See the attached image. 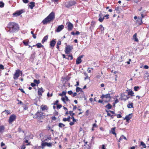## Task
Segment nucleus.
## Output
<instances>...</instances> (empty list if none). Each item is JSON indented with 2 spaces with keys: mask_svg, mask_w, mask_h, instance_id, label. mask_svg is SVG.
Listing matches in <instances>:
<instances>
[{
  "mask_svg": "<svg viewBox=\"0 0 149 149\" xmlns=\"http://www.w3.org/2000/svg\"><path fill=\"white\" fill-rule=\"evenodd\" d=\"M23 43L25 45L27 46L28 45V43L27 42H25L24 40L23 41Z\"/></svg>",
  "mask_w": 149,
  "mask_h": 149,
  "instance_id": "obj_50",
  "label": "nucleus"
},
{
  "mask_svg": "<svg viewBox=\"0 0 149 149\" xmlns=\"http://www.w3.org/2000/svg\"><path fill=\"white\" fill-rule=\"evenodd\" d=\"M64 28V26L63 25H61L60 26H59L56 29V31L57 32H59L61 31Z\"/></svg>",
  "mask_w": 149,
  "mask_h": 149,
  "instance_id": "obj_13",
  "label": "nucleus"
},
{
  "mask_svg": "<svg viewBox=\"0 0 149 149\" xmlns=\"http://www.w3.org/2000/svg\"><path fill=\"white\" fill-rule=\"evenodd\" d=\"M68 56V58H70V60H72L73 59V56L72 54L68 55L67 56Z\"/></svg>",
  "mask_w": 149,
  "mask_h": 149,
  "instance_id": "obj_47",
  "label": "nucleus"
},
{
  "mask_svg": "<svg viewBox=\"0 0 149 149\" xmlns=\"http://www.w3.org/2000/svg\"><path fill=\"white\" fill-rule=\"evenodd\" d=\"M65 125L62 123H60L58 124V126L60 128H61L63 127H64Z\"/></svg>",
  "mask_w": 149,
  "mask_h": 149,
  "instance_id": "obj_36",
  "label": "nucleus"
},
{
  "mask_svg": "<svg viewBox=\"0 0 149 149\" xmlns=\"http://www.w3.org/2000/svg\"><path fill=\"white\" fill-rule=\"evenodd\" d=\"M84 74L85 76H86V77L85 78V80H86V79H88L89 77L88 75V74L86 73V72H84Z\"/></svg>",
  "mask_w": 149,
  "mask_h": 149,
  "instance_id": "obj_38",
  "label": "nucleus"
},
{
  "mask_svg": "<svg viewBox=\"0 0 149 149\" xmlns=\"http://www.w3.org/2000/svg\"><path fill=\"white\" fill-rule=\"evenodd\" d=\"M31 85L33 87L36 86V84L33 83H31Z\"/></svg>",
  "mask_w": 149,
  "mask_h": 149,
  "instance_id": "obj_52",
  "label": "nucleus"
},
{
  "mask_svg": "<svg viewBox=\"0 0 149 149\" xmlns=\"http://www.w3.org/2000/svg\"><path fill=\"white\" fill-rule=\"evenodd\" d=\"M104 98H109V99L111 98L110 95L109 93H108L106 95L102 94L100 98L103 99Z\"/></svg>",
  "mask_w": 149,
  "mask_h": 149,
  "instance_id": "obj_14",
  "label": "nucleus"
},
{
  "mask_svg": "<svg viewBox=\"0 0 149 149\" xmlns=\"http://www.w3.org/2000/svg\"><path fill=\"white\" fill-rule=\"evenodd\" d=\"M105 107L107 108L108 109H111L112 107V106L111 105V104H109L108 103L107 105H106Z\"/></svg>",
  "mask_w": 149,
  "mask_h": 149,
  "instance_id": "obj_31",
  "label": "nucleus"
},
{
  "mask_svg": "<svg viewBox=\"0 0 149 149\" xmlns=\"http://www.w3.org/2000/svg\"><path fill=\"white\" fill-rule=\"evenodd\" d=\"M52 120L55 121L56 119V118L55 117V116L52 117Z\"/></svg>",
  "mask_w": 149,
  "mask_h": 149,
  "instance_id": "obj_61",
  "label": "nucleus"
},
{
  "mask_svg": "<svg viewBox=\"0 0 149 149\" xmlns=\"http://www.w3.org/2000/svg\"><path fill=\"white\" fill-rule=\"evenodd\" d=\"M62 56H63V58L67 59L68 60L69 59V58H68V56L67 57H66L65 55V54H63Z\"/></svg>",
  "mask_w": 149,
  "mask_h": 149,
  "instance_id": "obj_60",
  "label": "nucleus"
},
{
  "mask_svg": "<svg viewBox=\"0 0 149 149\" xmlns=\"http://www.w3.org/2000/svg\"><path fill=\"white\" fill-rule=\"evenodd\" d=\"M31 33L32 35L33 38L34 39H36V35L33 33V31H31Z\"/></svg>",
  "mask_w": 149,
  "mask_h": 149,
  "instance_id": "obj_39",
  "label": "nucleus"
},
{
  "mask_svg": "<svg viewBox=\"0 0 149 149\" xmlns=\"http://www.w3.org/2000/svg\"><path fill=\"white\" fill-rule=\"evenodd\" d=\"M20 71L19 70H16L13 76V79L15 80L17 79L20 75Z\"/></svg>",
  "mask_w": 149,
  "mask_h": 149,
  "instance_id": "obj_7",
  "label": "nucleus"
},
{
  "mask_svg": "<svg viewBox=\"0 0 149 149\" xmlns=\"http://www.w3.org/2000/svg\"><path fill=\"white\" fill-rule=\"evenodd\" d=\"M16 118V116L14 114L11 115L9 119L8 123L10 124H11L13 121L15 120Z\"/></svg>",
  "mask_w": 149,
  "mask_h": 149,
  "instance_id": "obj_6",
  "label": "nucleus"
},
{
  "mask_svg": "<svg viewBox=\"0 0 149 149\" xmlns=\"http://www.w3.org/2000/svg\"><path fill=\"white\" fill-rule=\"evenodd\" d=\"M5 29L7 32L13 33L18 31L19 27L18 24L15 22H10L5 28Z\"/></svg>",
  "mask_w": 149,
  "mask_h": 149,
  "instance_id": "obj_1",
  "label": "nucleus"
},
{
  "mask_svg": "<svg viewBox=\"0 0 149 149\" xmlns=\"http://www.w3.org/2000/svg\"><path fill=\"white\" fill-rule=\"evenodd\" d=\"M117 116V117L118 118H120L122 117L121 116L120 114H115V115H114V116Z\"/></svg>",
  "mask_w": 149,
  "mask_h": 149,
  "instance_id": "obj_48",
  "label": "nucleus"
},
{
  "mask_svg": "<svg viewBox=\"0 0 149 149\" xmlns=\"http://www.w3.org/2000/svg\"><path fill=\"white\" fill-rule=\"evenodd\" d=\"M132 117V113L126 116L124 118V119L126 120L127 121H128Z\"/></svg>",
  "mask_w": 149,
  "mask_h": 149,
  "instance_id": "obj_17",
  "label": "nucleus"
},
{
  "mask_svg": "<svg viewBox=\"0 0 149 149\" xmlns=\"http://www.w3.org/2000/svg\"><path fill=\"white\" fill-rule=\"evenodd\" d=\"M18 131L19 132H22L23 133H24V131L22 130L21 129V128H20V127H19V128H18Z\"/></svg>",
  "mask_w": 149,
  "mask_h": 149,
  "instance_id": "obj_41",
  "label": "nucleus"
},
{
  "mask_svg": "<svg viewBox=\"0 0 149 149\" xmlns=\"http://www.w3.org/2000/svg\"><path fill=\"white\" fill-rule=\"evenodd\" d=\"M75 122H74L73 121L70 122L69 123V124L70 125L72 126L74 124V123Z\"/></svg>",
  "mask_w": 149,
  "mask_h": 149,
  "instance_id": "obj_58",
  "label": "nucleus"
},
{
  "mask_svg": "<svg viewBox=\"0 0 149 149\" xmlns=\"http://www.w3.org/2000/svg\"><path fill=\"white\" fill-rule=\"evenodd\" d=\"M119 102V101L118 99L116 98V99L115 100L114 102V105H115V104Z\"/></svg>",
  "mask_w": 149,
  "mask_h": 149,
  "instance_id": "obj_56",
  "label": "nucleus"
},
{
  "mask_svg": "<svg viewBox=\"0 0 149 149\" xmlns=\"http://www.w3.org/2000/svg\"><path fill=\"white\" fill-rule=\"evenodd\" d=\"M66 93V92L65 91H63L62 93H60L58 95L59 96H62L63 95H65Z\"/></svg>",
  "mask_w": 149,
  "mask_h": 149,
  "instance_id": "obj_34",
  "label": "nucleus"
},
{
  "mask_svg": "<svg viewBox=\"0 0 149 149\" xmlns=\"http://www.w3.org/2000/svg\"><path fill=\"white\" fill-rule=\"evenodd\" d=\"M84 56L83 55H81L78 57L76 61V63L77 65L79 64L82 62L81 58Z\"/></svg>",
  "mask_w": 149,
  "mask_h": 149,
  "instance_id": "obj_9",
  "label": "nucleus"
},
{
  "mask_svg": "<svg viewBox=\"0 0 149 149\" xmlns=\"http://www.w3.org/2000/svg\"><path fill=\"white\" fill-rule=\"evenodd\" d=\"M44 117V116L43 115V113L41 112H39L38 111L33 116V118L38 119L39 120L42 119Z\"/></svg>",
  "mask_w": 149,
  "mask_h": 149,
  "instance_id": "obj_3",
  "label": "nucleus"
},
{
  "mask_svg": "<svg viewBox=\"0 0 149 149\" xmlns=\"http://www.w3.org/2000/svg\"><path fill=\"white\" fill-rule=\"evenodd\" d=\"M96 22L94 21H92L91 25V26L90 27L89 29L91 30V31H92V30L94 29L95 25V24Z\"/></svg>",
  "mask_w": 149,
  "mask_h": 149,
  "instance_id": "obj_15",
  "label": "nucleus"
},
{
  "mask_svg": "<svg viewBox=\"0 0 149 149\" xmlns=\"http://www.w3.org/2000/svg\"><path fill=\"white\" fill-rule=\"evenodd\" d=\"M62 107V106L61 104H58L57 105V108L58 109H60Z\"/></svg>",
  "mask_w": 149,
  "mask_h": 149,
  "instance_id": "obj_53",
  "label": "nucleus"
},
{
  "mask_svg": "<svg viewBox=\"0 0 149 149\" xmlns=\"http://www.w3.org/2000/svg\"><path fill=\"white\" fill-rule=\"evenodd\" d=\"M36 53L35 52H34V53L31 54V57H30V59H31L33 60L35 57V54Z\"/></svg>",
  "mask_w": 149,
  "mask_h": 149,
  "instance_id": "obj_32",
  "label": "nucleus"
},
{
  "mask_svg": "<svg viewBox=\"0 0 149 149\" xmlns=\"http://www.w3.org/2000/svg\"><path fill=\"white\" fill-rule=\"evenodd\" d=\"M121 100H124L125 101L128 99L130 98L129 97L127 96H125L124 94H122L121 95Z\"/></svg>",
  "mask_w": 149,
  "mask_h": 149,
  "instance_id": "obj_16",
  "label": "nucleus"
},
{
  "mask_svg": "<svg viewBox=\"0 0 149 149\" xmlns=\"http://www.w3.org/2000/svg\"><path fill=\"white\" fill-rule=\"evenodd\" d=\"M70 116H68L67 118H64L63 119V120L64 121H68V122H70Z\"/></svg>",
  "mask_w": 149,
  "mask_h": 149,
  "instance_id": "obj_22",
  "label": "nucleus"
},
{
  "mask_svg": "<svg viewBox=\"0 0 149 149\" xmlns=\"http://www.w3.org/2000/svg\"><path fill=\"white\" fill-rule=\"evenodd\" d=\"M73 49L72 45H68L65 48V53L66 54H68L70 53V51Z\"/></svg>",
  "mask_w": 149,
  "mask_h": 149,
  "instance_id": "obj_5",
  "label": "nucleus"
},
{
  "mask_svg": "<svg viewBox=\"0 0 149 149\" xmlns=\"http://www.w3.org/2000/svg\"><path fill=\"white\" fill-rule=\"evenodd\" d=\"M35 3L34 2H31L30 3L29 6L31 9H32L35 6Z\"/></svg>",
  "mask_w": 149,
  "mask_h": 149,
  "instance_id": "obj_19",
  "label": "nucleus"
},
{
  "mask_svg": "<svg viewBox=\"0 0 149 149\" xmlns=\"http://www.w3.org/2000/svg\"><path fill=\"white\" fill-rule=\"evenodd\" d=\"M47 142L44 143L43 141H42V143L41 145L42 146L41 148L42 149H43L44 148V147L45 146H47L46 143Z\"/></svg>",
  "mask_w": 149,
  "mask_h": 149,
  "instance_id": "obj_29",
  "label": "nucleus"
},
{
  "mask_svg": "<svg viewBox=\"0 0 149 149\" xmlns=\"http://www.w3.org/2000/svg\"><path fill=\"white\" fill-rule=\"evenodd\" d=\"M99 28L101 29L102 30H104V28L103 27L102 25V24L100 25L99 27Z\"/></svg>",
  "mask_w": 149,
  "mask_h": 149,
  "instance_id": "obj_57",
  "label": "nucleus"
},
{
  "mask_svg": "<svg viewBox=\"0 0 149 149\" xmlns=\"http://www.w3.org/2000/svg\"><path fill=\"white\" fill-rule=\"evenodd\" d=\"M3 112H5V113L7 115L10 114V113L9 112L8 110H5Z\"/></svg>",
  "mask_w": 149,
  "mask_h": 149,
  "instance_id": "obj_42",
  "label": "nucleus"
},
{
  "mask_svg": "<svg viewBox=\"0 0 149 149\" xmlns=\"http://www.w3.org/2000/svg\"><path fill=\"white\" fill-rule=\"evenodd\" d=\"M58 102H59V101L58 100H56L55 102L53 104H54V105H57L58 103Z\"/></svg>",
  "mask_w": 149,
  "mask_h": 149,
  "instance_id": "obj_55",
  "label": "nucleus"
},
{
  "mask_svg": "<svg viewBox=\"0 0 149 149\" xmlns=\"http://www.w3.org/2000/svg\"><path fill=\"white\" fill-rule=\"evenodd\" d=\"M68 93L70 95H71L73 93V92L72 91H68Z\"/></svg>",
  "mask_w": 149,
  "mask_h": 149,
  "instance_id": "obj_54",
  "label": "nucleus"
},
{
  "mask_svg": "<svg viewBox=\"0 0 149 149\" xmlns=\"http://www.w3.org/2000/svg\"><path fill=\"white\" fill-rule=\"evenodd\" d=\"M55 18V13L53 12H52L45 18L43 20L42 22L44 24H46L49 23L51 21Z\"/></svg>",
  "mask_w": 149,
  "mask_h": 149,
  "instance_id": "obj_2",
  "label": "nucleus"
},
{
  "mask_svg": "<svg viewBox=\"0 0 149 149\" xmlns=\"http://www.w3.org/2000/svg\"><path fill=\"white\" fill-rule=\"evenodd\" d=\"M36 46L38 48H40L43 47V46L40 43H38L36 45H34L33 46Z\"/></svg>",
  "mask_w": 149,
  "mask_h": 149,
  "instance_id": "obj_25",
  "label": "nucleus"
},
{
  "mask_svg": "<svg viewBox=\"0 0 149 149\" xmlns=\"http://www.w3.org/2000/svg\"><path fill=\"white\" fill-rule=\"evenodd\" d=\"M19 90L21 91L24 93H25L23 89L22 88H19L18 89Z\"/></svg>",
  "mask_w": 149,
  "mask_h": 149,
  "instance_id": "obj_59",
  "label": "nucleus"
},
{
  "mask_svg": "<svg viewBox=\"0 0 149 149\" xmlns=\"http://www.w3.org/2000/svg\"><path fill=\"white\" fill-rule=\"evenodd\" d=\"M133 103H129L127 105V107L129 108H133Z\"/></svg>",
  "mask_w": 149,
  "mask_h": 149,
  "instance_id": "obj_28",
  "label": "nucleus"
},
{
  "mask_svg": "<svg viewBox=\"0 0 149 149\" xmlns=\"http://www.w3.org/2000/svg\"><path fill=\"white\" fill-rule=\"evenodd\" d=\"M23 12L24 11L22 10H17L13 14V17H15L19 16L23 13Z\"/></svg>",
  "mask_w": 149,
  "mask_h": 149,
  "instance_id": "obj_8",
  "label": "nucleus"
},
{
  "mask_svg": "<svg viewBox=\"0 0 149 149\" xmlns=\"http://www.w3.org/2000/svg\"><path fill=\"white\" fill-rule=\"evenodd\" d=\"M46 144H47L46 146H47L48 147H51L52 146V143L47 142V143Z\"/></svg>",
  "mask_w": 149,
  "mask_h": 149,
  "instance_id": "obj_40",
  "label": "nucleus"
},
{
  "mask_svg": "<svg viewBox=\"0 0 149 149\" xmlns=\"http://www.w3.org/2000/svg\"><path fill=\"white\" fill-rule=\"evenodd\" d=\"M139 89H140V88L139 86H136L134 87V89L135 91H137Z\"/></svg>",
  "mask_w": 149,
  "mask_h": 149,
  "instance_id": "obj_37",
  "label": "nucleus"
},
{
  "mask_svg": "<svg viewBox=\"0 0 149 149\" xmlns=\"http://www.w3.org/2000/svg\"><path fill=\"white\" fill-rule=\"evenodd\" d=\"M0 68L2 70L4 69V66L0 64Z\"/></svg>",
  "mask_w": 149,
  "mask_h": 149,
  "instance_id": "obj_62",
  "label": "nucleus"
},
{
  "mask_svg": "<svg viewBox=\"0 0 149 149\" xmlns=\"http://www.w3.org/2000/svg\"><path fill=\"white\" fill-rule=\"evenodd\" d=\"M76 90L77 92H79V91H81V92H82L83 93H84V92L82 90L81 88L78 87H76Z\"/></svg>",
  "mask_w": 149,
  "mask_h": 149,
  "instance_id": "obj_26",
  "label": "nucleus"
},
{
  "mask_svg": "<svg viewBox=\"0 0 149 149\" xmlns=\"http://www.w3.org/2000/svg\"><path fill=\"white\" fill-rule=\"evenodd\" d=\"M104 17H100L99 18V21L100 22H103V20L104 19Z\"/></svg>",
  "mask_w": 149,
  "mask_h": 149,
  "instance_id": "obj_45",
  "label": "nucleus"
},
{
  "mask_svg": "<svg viewBox=\"0 0 149 149\" xmlns=\"http://www.w3.org/2000/svg\"><path fill=\"white\" fill-rule=\"evenodd\" d=\"M4 3L1 1H0V7H3L4 6Z\"/></svg>",
  "mask_w": 149,
  "mask_h": 149,
  "instance_id": "obj_43",
  "label": "nucleus"
},
{
  "mask_svg": "<svg viewBox=\"0 0 149 149\" xmlns=\"http://www.w3.org/2000/svg\"><path fill=\"white\" fill-rule=\"evenodd\" d=\"M56 39H53L50 42V47H52V49L55 46L56 43Z\"/></svg>",
  "mask_w": 149,
  "mask_h": 149,
  "instance_id": "obj_11",
  "label": "nucleus"
},
{
  "mask_svg": "<svg viewBox=\"0 0 149 149\" xmlns=\"http://www.w3.org/2000/svg\"><path fill=\"white\" fill-rule=\"evenodd\" d=\"M141 15L142 18L141 19V22L142 23V18H144L145 17V15H144L143 13H141Z\"/></svg>",
  "mask_w": 149,
  "mask_h": 149,
  "instance_id": "obj_46",
  "label": "nucleus"
},
{
  "mask_svg": "<svg viewBox=\"0 0 149 149\" xmlns=\"http://www.w3.org/2000/svg\"><path fill=\"white\" fill-rule=\"evenodd\" d=\"M76 4V2L75 1L70 0L66 2L65 3V5L66 7L70 8L74 5Z\"/></svg>",
  "mask_w": 149,
  "mask_h": 149,
  "instance_id": "obj_4",
  "label": "nucleus"
},
{
  "mask_svg": "<svg viewBox=\"0 0 149 149\" xmlns=\"http://www.w3.org/2000/svg\"><path fill=\"white\" fill-rule=\"evenodd\" d=\"M44 90L43 88L41 87L40 88H38V95H42V93L44 92Z\"/></svg>",
  "mask_w": 149,
  "mask_h": 149,
  "instance_id": "obj_12",
  "label": "nucleus"
},
{
  "mask_svg": "<svg viewBox=\"0 0 149 149\" xmlns=\"http://www.w3.org/2000/svg\"><path fill=\"white\" fill-rule=\"evenodd\" d=\"M141 145L144 148H145L146 147V146L145 144L143 141H141Z\"/></svg>",
  "mask_w": 149,
  "mask_h": 149,
  "instance_id": "obj_33",
  "label": "nucleus"
},
{
  "mask_svg": "<svg viewBox=\"0 0 149 149\" xmlns=\"http://www.w3.org/2000/svg\"><path fill=\"white\" fill-rule=\"evenodd\" d=\"M136 33H135L133 36V39L136 41L137 42L138 41V39L136 38Z\"/></svg>",
  "mask_w": 149,
  "mask_h": 149,
  "instance_id": "obj_27",
  "label": "nucleus"
},
{
  "mask_svg": "<svg viewBox=\"0 0 149 149\" xmlns=\"http://www.w3.org/2000/svg\"><path fill=\"white\" fill-rule=\"evenodd\" d=\"M69 114L71 117L75 115V113L72 111H69Z\"/></svg>",
  "mask_w": 149,
  "mask_h": 149,
  "instance_id": "obj_35",
  "label": "nucleus"
},
{
  "mask_svg": "<svg viewBox=\"0 0 149 149\" xmlns=\"http://www.w3.org/2000/svg\"><path fill=\"white\" fill-rule=\"evenodd\" d=\"M67 24L68 28V30L69 31L72 30L73 27V24L70 22L67 23Z\"/></svg>",
  "mask_w": 149,
  "mask_h": 149,
  "instance_id": "obj_10",
  "label": "nucleus"
},
{
  "mask_svg": "<svg viewBox=\"0 0 149 149\" xmlns=\"http://www.w3.org/2000/svg\"><path fill=\"white\" fill-rule=\"evenodd\" d=\"M61 44V42L59 40L57 43V45H59Z\"/></svg>",
  "mask_w": 149,
  "mask_h": 149,
  "instance_id": "obj_64",
  "label": "nucleus"
},
{
  "mask_svg": "<svg viewBox=\"0 0 149 149\" xmlns=\"http://www.w3.org/2000/svg\"><path fill=\"white\" fill-rule=\"evenodd\" d=\"M128 94L129 95H130L131 96H134V93L132 91H130V90H129V91L128 92Z\"/></svg>",
  "mask_w": 149,
  "mask_h": 149,
  "instance_id": "obj_24",
  "label": "nucleus"
},
{
  "mask_svg": "<svg viewBox=\"0 0 149 149\" xmlns=\"http://www.w3.org/2000/svg\"><path fill=\"white\" fill-rule=\"evenodd\" d=\"M33 82L35 84L38 85L40 83V81L39 80H37L36 79H34Z\"/></svg>",
  "mask_w": 149,
  "mask_h": 149,
  "instance_id": "obj_30",
  "label": "nucleus"
},
{
  "mask_svg": "<svg viewBox=\"0 0 149 149\" xmlns=\"http://www.w3.org/2000/svg\"><path fill=\"white\" fill-rule=\"evenodd\" d=\"M26 148V147L25 145L24 144L22 145V146H21V149H25Z\"/></svg>",
  "mask_w": 149,
  "mask_h": 149,
  "instance_id": "obj_49",
  "label": "nucleus"
},
{
  "mask_svg": "<svg viewBox=\"0 0 149 149\" xmlns=\"http://www.w3.org/2000/svg\"><path fill=\"white\" fill-rule=\"evenodd\" d=\"M109 15L107 14L106 15L104 16L103 17H104H104H105L106 19H108L109 18Z\"/></svg>",
  "mask_w": 149,
  "mask_h": 149,
  "instance_id": "obj_51",
  "label": "nucleus"
},
{
  "mask_svg": "<svg viewBox=\"0 0 149 149\" xmlns=\"http://www.w3.org/2000/svg\"><path fill=\"white\" fill-rule=\"evenodd\" d=\"M70 118H71V119H72V121L74 122H76L77 120L76 119L74 118L73 116H72V117H70Z\"/></svg>",
  "mask_w": 149,
  "mask_h": 149,
  "instance_id": "obj_44",
  "label": "nucleus"
},
{
  "mask_svg": "<svg viewBox=\"0 0 149 149\" xmlns=\"http://www.w3.org/2000/svg\"><path fill=\"white\" fill-rule=\"evenodd\" d=\"M5 129V127L3 125L0 126V133H2L3 132Z\"/></svg>",
  "mask_w": 149,
  "mask_h": 149,
  "instance_id": "obj_23",
  "label": "nucleus"
},
{
  "mask_svg": "<svg viewBox=\"0 0 149 149\" xmlns=\"http://www.w3.org/2000/svg\"><path fill=\"white\" fill-rule=\"evenodd\" d=\"M116 129V127H114L111 128V130L110 131V133H111L115 135L116 136V134L115 132V129Z\"/></svg>",
  "mask_w": 149,
  "mask_h": 149,
  "instance_id": "obj_18",
  "label": "nucleus"
},
{
  "mask_svg": "<svg viewBox=\"0 0 149 149\" xmlns=\"http://www.w3.org/2000/svg\"><path fill=\"white\" fill-rule=\"evenodd\" d=\"M48 35H47L46 36H45L43 38V39L42 41V44L44 43L45 42L47 41V40L48 39Z\"/></svg>",
  "mask_w": 149,
  "mask_h": 149,
  "instance_id": "obj_21",
  "label": "nucleus"
},
{
  "mask_svg": "<svg viewBox=\"0 0 149 149\" xmlns=\"http://www.w3.org/2000/svg\"><path fill=\"white\" fill-rule=\"evenodd\" d=\"M24 3H27L29 2L28 0H22Z\"/></svg>",
  "mask_w": 149,
  "mask_h": 149,
  "instance_id": "obj_63",
  "label": "nucleus"
},
{
  "mask_svg": "<svg viewBox=\"0 0 149 149\" xmlns=\"http://www.w3.org/2000/svg\"><path fill=\"white\" fill-rule=\"evenodd\" d=\"M40 108L42 111L47 110L48 109L47 106L45 105H41L40 107Z\"/></svg>",
  "mask_w": 149,
  "mask_h": 149,
  "instance_id": "obj_20",
  "label": "nucleus"
}]
</instances>
